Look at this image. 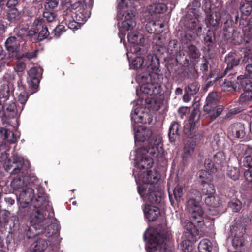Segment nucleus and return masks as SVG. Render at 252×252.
<instances>
[{"label": "nucleus", "mask_w": 252, "mask_h": 252, "mask_svg": "<svg viewBox=\"0 0 252 252\" xmlns=\"http://www.w3.org/2000/svg\"><path fill=\"white\" fill-rule=\"evenodd\" d=\"M161 138L155 139L154 144L152 141L146 148H141L135 152L134 164L135 169L133 170L137 184L138 192L145 201L151 203L159 202L160 193L157 188L156 183L159 179V174L155 170H147L142 175L139 174L138 169H149L153 164L152 157L161 156L163 153Z\"/></svg>", "instance_id": "nucleus-1"}, {"label": "nucleus", "mask_w": 252, "mask_h": 252, "mask_svg": "<svg viewBox=\"0 0 252 252\" xmlns=\"http://www.w3.org/2000/svg\"><path fill=\"white\" fill-rule=\"evenodd\" d=\"M136 79L141 86L139 90H136L137 95L139 99L133 102V109L131 114V121L133 124L135 141L137 142L149 140V145L151 141L154 144L155 139L160 137H154L150 139L152 135V131L143 126H138L137 128L135 124L146 123L151 121L150 114L143 106V100H145V103L149 104L151 103L153 96L160 93L161 86L158 75L157 73L149 75L139 74L137 75Z\"/></svg>", "instance_id": "nucleus-2"}, {"label": "nucleus", "mask_w": 252, "mask_h": 252, "mask_svg": "<svg viewBox=\"0 0 252 252\" xmlns=\"http://www.w3.org/2000/svg\"><path fill=\"white\" fill-rule=\"evenodd\" d=\"M192 193L196 196L195 198H192L188 200L187 209L190 213L193 222L186 220L183 224L184 240L182 242V247L184 252H190L192 250L191 243L196 241V236L198 234L194 223L199 228H201L204 224L203 211L199 202L201 195L196 190H193Z\"/></svg>", "instance_id": "nucleus-3"}, {"label": "nucleus", "mask_w": 252, "mask_h": 252, "mask_svg": "<svg viewBox=\"0 0 252 252\" xmlns=\"http://www.w3.org/2000/svg\"><path fill=\"white\" fill-rule=\"evenodd\" d=\"M37 198L34 199V192L31 188H27L23 189L20 193L19 196H17V200L21 205L24 203L27 205L31 203L35 208L39 209L36 211L34 215V221L35 223L40 224V223L47 222V220L49 216L53 213L51 211V207L47 200L46 195L44 193L42 188L38 189Z\"/></svg>", "instance_id": "nucleus-4"}, {"label": "nucleus", "mask_w": 252, "mask_h": 252, "mask_svg": "<svg viewBox=\"0 0 252 252\" xmlns=\"http://www.w3.org/2000/svg\"><path fill=\"white\" fill-rule=\"evenodd\" d=\"M153 230H147L144 234V239L146 243V249L147 252H168L166 247L165 241L170 240L171 233L158 234L156 236Z\"/></svg>", "instance_id": "nucleus-5"}, {"label": "nucleus", "mask_w": 252, "mask_h": 252, "mask_svg": "<svg viewBox=\"0 0 252 252\" xmlns=\"http://www.w3.org/2000/svg\"><path fill=\"white\" fill-rule=\"evenodd\" d=\"M132 54L130 51L127 52V56L129 61V65L132 69H140L145 67L148 64V67L157 71L160 65L159 59L156 56L152 54H149L147 56V62L145 64L144 59L141 56H132L130 54Z\"/></svg>", "instance_id": "nucleus-6"}, {"label": "nucleus", "mask_w": 252, "mask_h": 252, "mask_svg": "<svg viewBox=\"0 0 252 252\" xmlns=\"http://www.w3.org/2000/svg\"><path fill=\"white\" fill-rule=\"evenodd\" d=\"M237 154L239 158L244 156V177L248 182H252V148L247 145L237 146Z\"/></svg>", "instance_id": "nucleus-7"}, {"label": "nucleus", "mask_w": 252, "mask_h": 252, "mask_svg": "<svg viewBox=\"0 0 252 252\" xmlns=\"http://www.w3.org/2000/svg\"><path fill=\"white\" fill-rule=\"evenodd\" d=\"M85 5H80L79 3H76L73 5L78 8V9L73 13L75 14L74 18L80 24H83L89 18L91 12L90 10L93 6V0H85Z\"/></svg>", "instance_id": "nucleus-8"}, {"label": "nucleus", "mask_w": 252, "mask_h": 252, "mask_svg": "<svg viewBox=\"0 0 252 252\" xmlns=\"http://www.w3.org/2000/svg\"><path fill=\"white\" fill-rule=\"evenodd\" d=\"M127 38L129 44L127 51H130L132 54H137L141 51V47H143L145 43L143 35L137 32H132L128 34Z\"/></svg>", "instance_id": "nucleus-9"}, {"label": "nucleus", "mask_w": 252, "mask_h": 252, "mask_svg": "<svg viewBox=\"0 0 252 252\" xmlns=\"http://www.w3.org/2000/svg\"><path fill=\"white\" fill-rule=\"evenodd\" d=\"M119 28L122 32L133 29L136 26L135 16L132 12H125L122 15L118 14Z\"/></svg>", "instance_id": "nucleus-10"}, {"label": "nucleus", "mask_w": 252, "mask_h": 252, "mask_svg": "<svg viewBox=\"0 0 252 252\" xmlns=\"http://www.w3.org/2000/svg\"><path fill=\"white\" fill-rule=\"evenodd\" d=\"M23 37L18 32L17 37H8L5 42V47L9 53V58L16 57L20 49V43Z\"/></svg>", "instance_id": "nucleus-11"}, {"label": "nucleus", "mask_w": 252, "mask_h": 252, "mask_svg": "<svg viewBox=\"0 0 252 252\" xmlns=\"http://www.w3.org/2000/svg\"><path fill=\"white\" fill-rule=\"evenodd\" d=\"M252 100V91H246L240 97L239 101L236 104V106L231 108L228 111V117L231 114H236L243 110L246 109L248 105L249 101Z\"/></svg>", "instance_id": "nucleus-12"}, {"label": "nucleus", "mask_w": 252, "mask_h": 252, "mask_svg": "<svg viewBox=\"0 0 252 252\" xmlns=\"http://www.w3.org/2000/svg\"><path fill=\"white\" fill-rule=\"evenodd\" d=\"M192 14L194 16V18H190L187 22L186 26L191 30H194L196 27H197V29L196 30V34L198 36H200L202 32V27L199 24L200 16V13L197 9H191L188 14L187 18H189V16H191Z\"/></svg>", "instance_id": "nucleus-13"}, {"label": "nucleus", "mask_w": 252, "mask_h": 252, "mask_svg": "<svg viewBox=\"0 0 252 252\" xmlns=\"http://www.w3.org/2000/svg\"><path fill=\"white\" fill-rule=\"evenodd\" d=\"M20 112V106L16 108L15 103L11 102L5 103L4 105L0 103V115L8 118H12L15 116L17 113Z\"/></svg>", "instance_id": "nucleus-14"}, {"label": "nucleus", "mask_w": 252, "mask_h": 252, "mask_svg": "<svg viewBox=\"0 0 252 252\" xmlns=\"http://www.w3.org/2000/svg\"><path fill=\"white\" fill-rule=\"evenodd\" d=\"M39 68L33 67L31 68L28 71V76L27 80L30 87L33 92H35L38 88L39 83Z\"/></svg>", "instance_id": "nucleus-15"}, {"label": "nucleus", "mask_w": 252, "mask_h": 252, "mask_svg": "<svg viewBox=\"0 0 252 252\" xmlns=\"http://www.w3.org/2000/svg\"><path fill=\"white\" fill-rule=\"evenodd\" d=\"M228 132L232 137L243 138L246 134L244 125L240 123L233 124L229 126Z\"/></svg>", "instance_id": "nucleus-16"}, {"label": "nucleus", "mask_w": 252, "mask_h": 252, "mask_svg": "<svg viewBox=\"0 0 252 252\" xmlns=\"http://www.w3.org/2000/svg\"><path fill=\"white\" fill-rule=\"evenodd\" d=\"M146 218L149 221H154L160 215L159 208L155 206L146 205L143 209Z\"/></svg>", "instance_id": "nucleus-17"}, {"label": "nucleus", "mask_w": 252, "mask_h": 252, "mask_svg": "<svg viewBox=\"0 0 252 252\" xmlns=\"http://www.w3.org/2000/svg\"><path fill=\"white\" fill-rule=\"evenodd\" d=\"M42 26V19H36L33 23L32 28L28 32H27L24 29L20 30L18 32L23 37L22 39L25 40V36L32 37L35 35L41 29Z\"/></svg>", "instance_id": "nucleus-18"}, {"label": "nucleus", "mask_w": 252, "mask_h": 252, "mask_svg": "<svg viewBox=\"0 0 252 252\" xmlns=\"http://www.w3.org/2000/svg\"><path fill=\"white\" fill-rule=\"evenodd\" d=\"M160 0H157V1L153 2L151 0V4L147 6L146 10L151 14L162 13L166 11L167 6L165 4L159 2Z\"/></svg>", "instance_id": "nucleus-19"}, {"label": "nucleus", "mask_w": 252, "mask_h": 252, "mask_svg": "<svg viewBox=\"0 0 252 252\" xmlns=\"http://www.w3.org/2000/svg\"><path fill=\"white\" fill-rule=\"evenodd\" d=\"M238 84L237 91L240 89L246 91H252V82L246 77V75H240L237 78Z\"/></svg>", "instance_id": "nucleus-20"}, {"label": "nucleus", "mask_w": 252, "mask_h": 252, "mask_svg": "<svg viewBox=\"0 0 252 252\" xmlns=\"http://www.w3.org/2000/svg\"><path fill=\"white\" fill-rule=\"evenodd\" d=\"M26 173L25 174H22V175H24L22 178L17 177L14 178L11 182L10 186L11 188L15 191L19 190L20 189H24V188L27 187V182L26 181L28 180V177L25 176Z\"/></svg>", "instance_id": "nucleus-21"}, {"label": "nucleus", "mask_w": 252, "mask_h": 252, "mask_svg": "<svg viewBox=\"0 0 252 252\" xmlns=\"http://www.w3.org/2000/svg\"><path fill=\"white\" fill-rule=\"evenodd\" d=\"M13 163L14 164H18V166H16L11 172V174H17L21 173L25 174L24 171L23 165L24 164V159L22 157L18 155L17 154H14L13 156Z\"/></svg>", "instance_id": "nucleus-22"}, {"label": "nucleus", "mask_w": 252, "mask_h": 252, "mask_svg": "<svg viewBox=\"0 0 252 252\" xmlns=\"http://www.w3.org/2000/svg\"><path fill=\"white\" fill-rule=\"evenodd\" d=\"M225 61L227 64L225 71H228L240 63V59L238 55L235 53H230L226 57Z\"/></svg>", "instance_id": "nucleus-23"}, {"label": "nucleus", "mask_w": 252, "mask_h": 252, "mask_svg": "<svg viewBox=\"0 0 252 252\" xmlns=\"http://www.w3.org/2000/svg\"><path fill=\"white\" fill-rule=\"evenodd\" d=\"M0 137L9 143H15L17 138L11 131L6 128L0 127Z\"/></svg>", "instance_id": "nucleus-24"}, {"label": "nucleus", "mask_w": 252, "mask_h": 252, "mask_svg": "<svg viewBox=\"0 0 252 252\" xmlns=\"http://www.w3.org/2000/svg\"><path fill=\"white\" fill-rule=\"evenodd\" d=\"M213 160L215 162V166L218 167V169H220L226 163V157L223 152L216 153L214 156Z\"/></svg>", "instance_id": "nucleus-25"}, {"label": "nucleus", "mask_w": 252, "mask_h": 252, "mask_svg": "<svg viewBox=\"0 0 252 252\" xmlns=\"http://www.w3.org/2000/svg\"><path fill=\"white\" fill-rule=\"evenodd\" d=\"M220 85L224 91H230L231 90L237 91L238 84L237 81L235 84L232 83L231 81L225 80L223 81L221 79H217Z\"/></svg>", "instance_id": "nucleus-26"}, {"label": "nucleus", "mask_w": 252, "mask_h": 252, "mask_svg": "<svg viewBox=\"0 0 252 252\" xmlns=\"http://www.w3.org/2000/svg\"><path fill=\"white\" fill-rule=\"evenodd\" d=\"M223 107L222 105L208 107V110H204L212 120L215 119L222 112Z\"/></svg>", "instance_id": "nucleus-27"}, {"label": "nucleus", "mask_w": 252, "mask_h": 252, "mask_svg": "<svg viewBox=\"0 0 252 252\" xmlns=\"http://www.w3.org/2000/svg\"><path fill=\"white\" fill-rule=\"evenodd\" d=\"M179 129V125L178 123H172L169 128L168 133L170 140L172 142L174 141L175 139L179 137L178 130Z\"/></svg>", "instance_id": "nucleus-28"}, {"label": "nucleus", "mask_w": 252, "mask_h": 252, "mask_svg": "<svg viewBox=\"0 0 252 252\" xmlns=\"http://www.w3.org/2000/svg\"><path fill=\"white\" fill-rule=\"evenodd\" d=\"M33 252H42L47 247V243L42 239H38L32 246Z\"/></svg>", "instance_id": "nucleus-29"}, {"label": "nucleus", "mask_w": 252, "mask_h": 252, "mask_svg": "<svg viewBox=\"0 0 252 252\" xmlns=\"http://www.w3.org/2000/svg\"><path fill=\"white\" fill-rule=\"evenodd\" d=\"M211 173L209 171L206 170H201L199 172V179L202 185L211 182L213 179Z\"/></svg>", "instance_id": "nucleus-30"}, {"label": "nucleus", "mask_w": 252, "mask_h": 252, "mask_svg": "<svg viewBox=\"0 0 252 252\" xmlns=\"http://www.w3.org/2000/svg\"><path fill=\"white\" fill-rule=\"evenodd\" d=\"M195 144L193 142H188L185 144L183 154V160L190 157L194 152Z\"/></svg>", "instance_id": "nucleus-31"}, {"label": "nucleus", "mask_w": 252, "mask_h": 252, "mask_svg": "<svg viewBox=\"0 0 252 252\" xmlns=\"http://www.w3.org/2000/svg\"><path fill=\"white\" fill-rule=\"evenodd\" d=\"M217 94L215 92L210 93L206 98V103L204 106V110H208V107L217 106Z\"/></svg>", "instance_id": "nucleus-32"}, {"label": "nucleus", "mask_w": 252, "mask_h": 252, "mask_svg": "<svg viewBox=\"0 0 252 252\" xmlns=\"http://www.w3.org/2000/svg\"><path fill=\"white\" fill-rule=\"evenodd\" d=\"M200 252H211L212 250L211 242L207 239L202 240L198 245Z\"/></svg>", "instance_id": "nucleus-33"}, {"label": "nucleus", "mask_w": 252, "mask_h": 252, "mask_svg": "<svg viewBox=\"0 0 252 252\" xmlns=\"http://www.w3.org/2000/svg\"><path fill=\"white\" fill-rule=\"evenodd\" d=\"M10 96V89L8 84L4 82L0 85V99L7 100Z\"/></svg>", "instance_id": "nucleus-34"}, {"label": "nucleus", "mask_w": 252, "mask_h": 252, "mask_svg": "<svg viewBox=\"0 0 252 252\" xmlns=\"http://www.w3.org/2000/svg\"><path fill=\"white\" fill-rule=\"evenodd\" d=\"M205 202L208 206L213 207H217L220 205V198L217 195L208 196L205 198Z\"/></svg>", "instance_id": "nucleus-35"}, {"label": "nucleus", "mask_w": 252, "mask_h": 252, "mask_svg": "<svg viewBox=\"0 0 252 252\" xmlns=\"http://www.w3.org/2000/svg\"><path fill=\"white\" fill-rule=\"evenodd\" d=\"M28 97L29 95L25 90L21 91L18 94L17 100L21 105V106L20 107V112H21L23 110Z\"/></svg>", "instance_id": "nucleus-36"}, {"label": "nucleus", "mask_w": 252, "mask_h": 252, "mask_svg": "<svg viewBox=\"0 0 252 252\" xmlns=\"http://www.w3.org/2000/svg\"><path fill=\"white\" fill-rule=\"evenodd\" d=\"M215 189L214 186L211 183H207L202 185V193L205 195L210 196L214 195Z\"/></svg>", "instance_id": "nucleus-37"}, {"label": "nucleus", "mask_w": 252, "mask_h": 252, "mask_svg": "<svg viewBox=\"0 0 252 252\" xmlns=\"http://www.w3.org/2000/svg\"><path fill=\"white\" fill-rule=\"evenodd\" d=\"M204 166L206 170L210 171L211 173H215L218 168L215 166V162H214L213 159L208 158L205 160Z\"/></svg>", "instance_id": "nucleus-38"}, {"label": "nucleus", "mask_w": 252, "mask_h": 252, "mask_svg": "<svg viewBox=\"0 0 252 252\" xmlns=\"http://www.w3.org/2000/svg\"><path fill=\"white\" fill-rule=\"evenodd\" d=\"M199 87L200 86L197 82H193L189 84L185 88V91L187 93L192 95L198 92Z\"/></svg>", "instance_id": "nucleus-39"}, {"label": "nucleus", "mask_w": 252, "mask_h": 252, "mask_svg": "<svg viewBox=\"0 0 252 252\" xmlns=\"http://www.w3.org/2000/svg\"><path fill=\"white\" fill-rule=\"evenodd\" d=\"M228 176L234 181L237 180L240 177L239 169L234 167H230L227 171Z\"/></svg>", "instance_id": "nucleus-40"}, {"label": "nucleus", "mask_w": 252, "mask_h": 252, "mask_svg": "<svg viewBox=\"0 0 252 252\" xmlns=\"http://www.w3.org/2000/svg\"><path fill=\"white\" fill-rule=\"evenodd\" d=\"M229 207L232 209L233 212H237L241 210L242 203L238 199L233 198L229 203Z\"/></svg>", "instance_id": "nucleus-41"}, {"label": "nucleus", "mask_w": 252, "mask_h": 252, "mask_svg": "<svg viewBox=\"0 0 252 252\" xmlns=\"http://www.w3.org/2000/svg\"><path fill=\"white\" fill-rule=\"evenodd\" d=\"M39 31V33L38 36V40L39 41H41L47 38L49 34L47 27L44 26L43 19H42V26Z\"/></svg>", "instance_id": "nucleus-42"}, {"label": "nucleus", "mask_w": 252, "mask_h": 252, "mask_svg": "<svg viewBox=\"0 0 252 252\" xmlns=\"http://www.w3.org/2000/svg\"><path fill=\"white\" fill-rule=\"evenodd\" d=\"M72 20H71L69 17V15L67 14L64 17L66 24H67L68 27L70 29H78L79 27V24L78 21H76L74 17L72 18Z\"/></svg>", "instance_id": "nucleus-43"}, {"label": "nucleus", "mask_w": 252, "mask_h": 252, "mask_svg": "<svg viewBox=\"0 0 252 252\" xmlns=\"http://www.w3.org/2000/svg\"><path fill=\"white\" fill-rule=\"evenodd\" d=\"M188 54L192 58L197 59L200 56V53L196 47L192 45L188 46Z\"/></svg>", "instance_id": "nucleus-44"}, {"label": "nucleus", "mask_w": 252, "mask_h": 252, "mask_svg": "<svg viewBox=\"0 0 252 252\" xmlns=\"http://www.w3.org/2000/svg\"><path fill=\"white\" fill-rule=\"evenodd\" d=\"M158 26V27L162 28L163 27V24H158L154 21H151L148 23L146 25V29L147 32L149 33L154 32L156 30V28L155 27Z\"/></svg>", "instance_id": "nucleus-45"}, {"label": "nucleus", "mask_w": 252, "mask_h": 252, "mask_svg": "<svg viewBox=\"0 0 252 252\" xmlns=\"http://www.w3.org/2000/svg\"><path fill=\"white\" fill-rule=\"evenodd\" d=\"M7 18L10 21L17 20L19 18V12L17 9H12L7 14Z\"/></svg>", "instance_id": "nucleus-46"}, {"label": "nucleus", "mask_w": 252, "mask_h": 252, "mask_svg": "<svg viewBox=\"0 0 252 252\" xmlns=\"http://www.w3.org/2000/svg\"><path fill=\"white\" fill-rule=\"evenodd\" d=\"M223 11L218 8L215 11L214 15L215 17V21H212L213 26H217L219 24L220 21L222 17Z\"/></svg>", "instance_id": "nucleus-47"}, {"label": "nucleus", "mask_w": 252, "mask_h": 252, "mask_svg": "<svg viewBox=\"0 0 252 252\" xmlns=\"http://www.w3.org/2000/svg\"><path fill=\"white\" fill-rule=\"evenodd\" d=\"M10 213L9 211L2 209L0 210V221L7 223L10 218Z\"/></svg>", "instance_id": "nucleus-48"}, {"label": "nucleus", "mask_w": 252, "mask_h": 252, "mask_svg": "<svg viewBox=\"0 0 252 252\" xmlns=\"http://www.w3.org/2000/svg\"><path fill=\"white\" fill-rule=\"evenodd\" d=\"M44 18L49 22H52L55 20L56 15L55 13L50 11H45L43 13Z\"/></svg>", "instance_id": "nucleus-49"}, {"label": "nucleus", "mask_w": 252, "mask_h": 252, "mask_svg": "<svg viewBox=\"0 0 252 252\" xmlns=\"http://www.w3.org/2000/svg\"><path fill=\"white\" fill-rule=\"evenodd\" d=\"M173 193L175 199L177 201H179L183 194V188L182 187V186H176L173 190Z\"/></svg>", "instance_id": "nucleus-50"}, {"label": "nucleus", "mask_w": 252, "mask_h": 252, "mask_svg": "<svg viewBox=\"0 0 252 252\" xmlns=\"http://www.w3.org/2000/svg\"><path fill=\"white\" fill-rule=\"evenodd\" d=\"M46 2L44 7L46 10L53 9L57 7L58 5V0H45Z\"/></svg>", "instance_id": "nucleus-51"}, {"label": "nucleus", "mask_w": 252, "mask_h": 252, "mask_svg": "<svg viewBox=\"0 0 252 252\" xmlns=\"http://www.w3.org/2000/svg\"><path fill=\"white\" fill-rule=\"evenodd\" d=\"M26 63L22 61H18L15 67L14 70L17 73L23 72L26 68Z\"/></svg>", "instance_id": "nucleus-52"}, {"label": "nucleus", "mask_w": 252, "mask_h": 252, "mask_svg": "<svg viewBox=\"0 0 252 252\" xmlns=\"http://www.w3.org/2000/svg\"><path fill=\"white\" fill-rule=\"evenodd\" d=\"M37 52L38 51L36 50L32 52H27L22 54L21 56L18 57V59H20L23 58H26L28 60L33 59L37 57Z\"/></svg>", "instance_id": "nucleus-53"}, {"label": "nucleus", "mask_w": 252, "mask_h": 252, "mask_svg": "<svg viewBox=\"0 0 252 252\" xmlns=\"http://www.w3.org/2000/svg\"><path fill=\"white\" fill-rule=\"evenodd\" d=\"M244 240L242 237L234 236L232 240V244L234 247L238 248L243 246Z\"/></svg>", "instance_id": "nucleus-54"}, {"label": "nucleus", "mask_w": 252, "mask_h": 252, "mask_svg": "<svg viewBox=\"0 0 252 252\" xmlns=\"http://www.w3.org/2000/svg\"><path fill=\"white\" fill-rule=\"evenodd\" d=\"M241 9L243 14L249 15L252 11V5L250 3H246L241 7Z\"/></svg>", "instance_id": "nucleus-55"}, {"label": "nucleus", "mask_w": 252, "mask_h": 252, "mask_svg": "<svg viewBox=\"0 0 252 252\" xmlns=\"http://www.w3.org/2000/svg\"><path fill=\"white\" fill-rule=\"evenodd\" d=\"M65 31V27L63 25H59L54 29V32L55 36L59 37Z\"/></svg>", "instance_id": "nucleus-56"}, {"label": "nucleus", "mask_w": 252, "mask_h": 252, "mask_svg": "<svg viewBox=\"0 0 252 252\" xmlns=\"http://www.w3.org/2000/svg\"><path fill=\"white\" fill-rule=\"evenodd\" d=\"M177 44L178 41L175 40H171L169 42L168 49L170 50L171 53H174L177 52V50H176L175 49L177 47Z\"/></svg>", "instance_id": "nucleus-57"}, {"label": "nucleus", "mask_w": 252, "mask_h": 252, "mask_svg": "<svg viewBox=\"0 0 252 252\" xmlns=\"http://www.w3.org/2000/svg\"><path fill=\"white\" fill-rule=\"evenodd\" d=\"M117 2L119 9H123L128 7V2L126 0H118Z\"/></svg>", "instance_id": "nucleus-58"}, {"label": "nucleus", "mask_w": 252, "mask_h": 252, "mask_svg": "<svg viewBox=\"0 0 252 252\" xmlns=\"http://www.w3.org/2000/svg\"><path fill=\"white\" fill-rule=\"evenodd\" d=\"M247 76L249 78H252V63H249L245 68Z\"/></svg>", "instance_id": "nucleus-59"}, {"label": "nucleus", "mask_w": 252, "mask_h": 252, "mask_svg": "<svg viewBox=\"0 0 252 252\" xmlns=\"http://www.w3.org/2000/svg\"><path fill=\"white\" fill-rule=\"evenodd\" d=\"M252 58L250 57V56L248 54L245 53L244 55L243 58L241 61L242 63H252Z\"/></svg>", "instance_id": "nucleus-60"}, {"label": "nucleus", "mask_w": 252, "mask_h": 252, "mask_svg": "<svg viewBox=\"0 0 252 252\" xmlns=\"http://www.w3.org/2000/svg\"><path fill=\"white\" fill-rule=\"evenodd\" d=\"M18 3V0H8L6 5L8 7H13L15 6Z\"/></svg>", "instance_id": "nucleus-61"}, {"label": "nucleus", "mask_w": 252, "mask_h": 252, "mask_svg": "<svg viewBox=\"0 0 252 252\" xmlns=\"http://www.w3.org/2000/svg\"><path fill=\"white\" fill-rule=\"evenodd\" d=\"M206 20L208 21L209 24L213 26V24L212 23V21H215V17L214 15V13H212V14H210L208 16H207L206 17Z\"/></svg>", "instance_id": "nucleus-62"}, {"label": "nucleus", "mask_w": 252, "mask_h": 252, "mask_svg": "<svg viewBox=\"0 0 252 252\" xmlns=\"http://www.w3.org/2000/svg\"><path fill=\"white\" fill-rule=\"evenodd\" d=\"M8 158H9V154H8L7 153H3L1 154V159L3 160V161L5 162V163L7 160L8 161H9Z\"/></svg>", "instance_id": "nucleus-63"}, {"label": "nucleus", "mask_w": 252, "mask_h": 252, "mask_svg": "<svg viewBox=\"0 0 252 252\" xmlns=\"http://www.w3.org/2000/svg\"><path fill=\"white\" fill-rule=\"evenodd\" d=\"M5 201L6 203L10 206L13 205L15 203V201L11 197H6L5 198Z\"/></svg>", "instance_id": "nucleus-64"}]
</instances>
